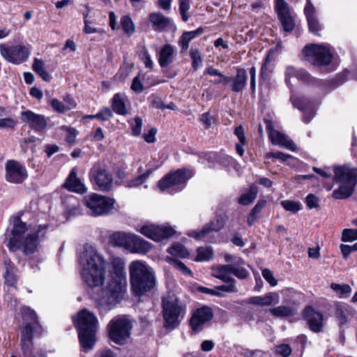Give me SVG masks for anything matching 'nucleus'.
<instances>
[{
  "label": "nucleus",
  "instance_id": "nucleus-1",
  "mask_svg": "<svg viewBox=\"0 0 357 357\" xmlns=\"http://www.w3.org/2000/svg\"><path fill=\"white\" fill-rule=\"evenodd\" d=\"M110 279L95 298L96 307L100 313H106L119 304L127 291L125 262L119 257L114 258L109 267Z\"/></svg>",
  "mask_w": 357,
  "mask_h": 357
},
{
  "label": "nucleus",
  "instance_id": "nucleus-2",
  "mask_svg": "<svg viewBox=\"0 0 357 357\" xmlns=\"http://www.w3.org/2000/svg\"><path fill=\"white\" fill-rule=\"evenodd\" d=\"M48 227V225H40L35 233H30L25 236V233L29 229V226L22 222L20 216L15 217L7 243L8 250L13 252L21 250L24 255L33 254L40 243V236H44L42 231L47 230Z\"/></svg>",
  "mask_w": 357,
  "mask_h": 357
},
{
  "label": "nucleus",
  "instance_id": "nucleus-3",
  "mask_svg": "<svg viewBox=\"0 0 357 357\" xmlns=\"http://www.w3.org/2000/svg\"><path fill=\"white\" fill-rule=\"evenodd\" d=\"M80 275L91 288L102 286L106 275V262L93 247L85 248L79 257Z\"/></svg>",
  "mask_w": 357,
  "mask_h": 357
},
{
  "label": "nucleus",
  "instance_id": "nucleus-4",
  "mask_svg": "<svg viewBox=\"0 0 357 357\" xmlns=\"http://www.w3.org/2000/svg\"><path fill=\"white\" fill-rule=\"evenodd\" d=\"M128 270L130 287L135 296H142L155 288V273L146 262L140 260L133 261L130 264Z\"/></svg>",
  "mask_w": 357,
  "mask_h": 357
},
{
  "label": "nucleus",
  "instance_id": "nucleus-5",
  "mask_svg": "<svg viewBox=\"0 0 357 357\" xmlns=\"http://www.w3.org/2000/svg\"><path fill=\"white\" fill-rule=\"evenodd\" d=\"M75 325L78 331L79 343L84 350H91L96 343V335L98 328L96 316L86 309L82 310L77 314Z\"/></svg>",
  "mask_w": 357,
  "mask_h": 357
},
{
  "label": "nucleus",
  "instance_id": "nucleus-6",
  "mask_svg": "<svg viewBox=\"0 0 357 357\" xmlns=\"http://www.w3.org/2000/svg\"><path fill=\"white\" fill-rule=\"evenodd\" d=\"M333 172V180L339 187L333 190V197L345 199L352 196L357 185V167L349 165L335 166Z\"/></svg>",
  "mask_w": 357,
  "mask_h": 357
},
{
  "label": "nucleus",
  "instance_id": "nucleus-7",
  "mask_svg": "<svg viewBox=\"0 0 357 357\" xmlns=\"http://www.w3.org/2000/svg\"><path fill=\"white\" fill-rule=\"evenodd\" d=\"M163 326L167 331L178 328L186 314V306L174 295H167L162 298Z\"/></svg>",
  "mask_w": 357,
  "mask_h": 357
},
{
  "label": "nucleus",
  "instance_id": "nucleus-8",
  "mask_svg": "<svg viewBox=\"0 0 357 357\" xmlns=\"http://www.w3.org/2000/svg\"><path fill=\"white\" fill-rule=\"evenodd\" d=\"M213 276L226 283V284L217 286L216 289L226 293L238 291L236 280L229 274H233L241 280L246 279L249 276V272L245 268L232 264L218 265L213 268Z\"/></svg>",
  "mask_w": 357,
  "mask_h": 357
},
{
  "label": "nucleus",
  "instance_id": "nucleus-9",
  "mask_svg": "<svg viewBox=\"0 0 357 357\" xmlns=\"http://www.w3.org/2000/svg\"><path fill=\"white\" fill-rule=\"evenodd\" d=\"M194 176L192 169L181 168L166 174L161 178L158 187L162 192L168 191L173 193L176 191H181L185 186L187 181Z\"/></svg>",
  "mask_w": 357,
  "mask_h": 357
},
{
  "label": "nucleus",
  "instance_id": "nucleus-10",
  "mask_svg": "<svg viewBox=\"0 0 357 357\" xmlns=\"http://www.w3.org/2000/svg\"><path fill=\"white\" fill-rule=\"evenodd\" d=\"M227 219L225 215H217L213 220L204 225L202 229L190 231L188 236L197 241L214 243L217 241L216 234L225 227Z\"/></svg>",
  "mask_w": 357,
  "mask_h": 357
},
{
  "label": "nucleus",
  "instance_id": "nucleus-11",
  "mask_svg": "<svg viewBox=\"0 0 357 357\" xmlns=\"http://www.w3.org/2000/svg\"><path fill=\"white\" fill-rule=\"evenodd\" d=\"M132 328V324L130 319L124 316L116 317L108 324L109 337L116 344L122 345L130 337Z\"/></svg>",
  "mask_w": 357,
  "mask_h": 357
},
{
  "label": "nucleus",
  "instance_id": "nucleus-12",
  "mask_svg": "<svg viewBox=\"0 0 357 357\" xmlns=\"http://www.w3.org/2000/svg\"><path fill=\"white\" fill-rule=\"evenodd\" d=\"M302 53L306 61L317 66H327L333 59L330 50L322 45H307L303 49Z\"/></svg>",
  "mask_w": 357,
  "mask_h": 357
},
{
  "label": "nucleus",
  "instance_id": "nucleus-13",
  "mask_svg": "<svg viewBox=\"0 0 357 357\" xmlns=\"http://www.w3.org/2000/svg\"><path fill=\"white\" fill-rule=\"evenodd\" d=\"M84 204L94 216L109 213L114 208V200L105 196L93 193L84 199Z\"/></svg>",
  "mask_w": 357,
  "mask_h": 357
},
{
  "label": "nucleus",
  "instance_id": "nucleus-14",
  "mask_svg": "<svg viewBox=\"0 0 357 357\" xmlns=\"http://www.w3.org/2000/svg\"><path fill=\"white\" fill-rule=\"evenodd\" d=\"M89 176L91 181L96 184L100 190L108 192L111 190L113 183L112 174L102 167L100 162L93 165Z\"/></svg>",
  "mask_w": 357,
  "mask_h": 357
},
{
  "label": "nucleus",
  "instance_id": "nucleus-15",
  "mask_svg": "<svg viewBox=\"0 0 357 357\" xmlns=\"http://www.w3.org/2000/svg\"><path fill=\"white\" fill-rule=\"evenodd\" d=\"M23 320L25 325L22 327L20 331V338H22L23 333L26 331L30 337L33 340L34 333H42V326L40 325L36 312L29 307H23L21 310Z\"/></svg>",
  "mask_w": 357,
  "mask_h": 357
},
{
  "label": "nucleus",
  "instance_id": "nucleus-16",
  "mask_svg": "<svg viewBox=\"0 0 357 357\" xmlns=\"http://www.w3.org/2000/svg\"><path fill=\"white\" fill-rule=\"evenodd\" d=\"M0 53L8 62L15 64L25 61L29 55V50L24 45H14L9 47L1 44Z\"/></svg>",
  "mask_w": 357,
  "mask_h": 357
},
{
  "label": "nucleus",
  "instance_id": "nucleus-17",
  "mask_svg": "<svg viewBox=\"0 0 357 357\" xmlns=\"http://www.w3.org/2000/svg\"><path fill=\"white\" fill-rule=\"evenodd\" d=\"M213 317V310L208 305H203L196 309L189 321V324L194 332L203 330L204 325Z\"/></svg>",
  "mask_w": 357,
  "mask_h": 357
},
{
  "label": "nucleus",
  "instance_id": "nucleus-18",
  "mask_svg": "<svg viewBox=\"0 0 357 357\" xmlns=\"http://www.w3.org/2000/svg\"><path fill=\"white\" fill-rule=\"evenodd\" d=\"M5 178L8 182L20 184L28 177L26 168L15 160H8L5 165Z\"/></svg>",
  "mask_w": 357,
  "mask_h": 357
},
{
  "label": "nucleus",
  "instance_id": "nucleus-19",
  "mask_svg": "<svg viewBox=\"0 0 357 357\" xmlns=\"http://www.w3.org/2000/svg\"><path fill=\"white\" fill-rule=\"evenodd\" d=\"M264 122L268 132V138L273 144L284 147L291 151L295 150L296 145L293 141L289 139L284 134L275 130L271 120L264 119Z\"/></svg>",
  "mask_w": 357,
  "mask_h": 357
},
{
  "label": "nucleus",
  "instance_id": "nucleus-20",
  "mask_svg": "<svg viewBox=\"0 0 357 357\" xmlns=\"http://www.w3.org/2000/svg\"><path fill=\"white\" fill-rule=\"evenodd\" d=\"M140 233L155 241H161L172 236L174 231L171 227H162L154 225H144L139 230Z\"/></svg>",
  "mask_w": 357,
  "mask_h": 357
},
{
  "label": "nucleus",
  "instance_id": "nucleus-21",
  "mask_svg": "<svg viewBox=\"0 0 357 357\" xmlns=\"http://www.w3.org/2000/svg\"><path fill=\"white\" fill-rule=\"evenodd\" d=\"M275 10L284 31L291 32L294 30L295 23L290 14L288 4L284 0H275Z\"/></svg>",
  "mask_w": 357,
  "mask_h": 357
},
{
  "label": "nucleus",
  "instance_id": "nucleus-22",
  "mask_svg": "<svg viewBox=\"0 0 357 357\" xmlns=\"http://www.w3.org/2000/svg\"><path fill=\"white\" fill-rule=\"evenodd\" d=\"M248 81L247 72L244 68H237L236 75L231 77H224V84H227L234 93L243 91Z\"/></svg>",
  "mask_w": 357,
  "mask_h": 357
},
{
  "label": "nucleus",
  "instance_id": "nucleus-23",
  "mask_svg": "<svg viewBox=\"0 0 357 357\" xmlns=\"http://www.w3.org/2000/svg\"><path fill=\"white\" fill-rule=\"evenodd\" d=\"M309 328L314 333H319L323 330L324 315L312 306H307L303 312Z\"/></svg>",
  "mask_w": 357,
  "mask_h": 357
},
{
  "label": "nucleus",
  "instance_id": "nucleus-24",
  "mask_svg": "<svg viewBox=\"0 0 357 357\" xmlns=\"http://www.w3.org/2000/svg\"><path fill=\"white\" fill-rule=\"evenodd\" d=\"M21 120L36 132L44 130L47 126V119L43 115L36 114L31 110L22 112Z\"/></svg>",
  "mask_w": 357,
  "mask_h": 357
},
{
  "label": "nucleus",
  "instance_id": "nucleus-25",
  "mask_svg": "<svg viewBox=\"0 0 357 357\" xmlns=\"http://www.w3.org/2000/svg\"><path fill=\"white\" fill-rule=\"evenodd\" d=\"M63 187L69 191L84 194L86 192V188L81 180L77 176L76 168H73L63 184Z\"/></svg>",
  "mask_w": 357,
  "mask_h": 357
},
{
  "label": "nucleus",
  "instance_id": "nucleus-26",
  "mask_svg": "<svg viewBox=\"0 0 357 357\" xmlns=\"http://www.w3.org/2000/svg\"><path fill=\"white\" fill-rule=\"evenodd\" d=\"M280 301L279 294L276 292H269L263 296H251L245 301L248 304H252L259 306H270L273 304H278Z\"/></svg>",
  "mask_w": 357,
  "mask_h": 357
},
{
  "label": "nucleus",
  "instance_id": "nucleus-27",
  "mask_svg": "<svg viewBox=\"0 0 357 357\" xmlns=\"http://www.w3.org/2000/svg\"><path fill=\"white\" fill-rule=\"evenodd\" d=\"M151 248V243L136 234H130L128 250L133 253L144 254Z\"/></svg>",
  "mask_w": 357,
  "mask_h": 357
},
{
  "label": "nucleus",
  "instance_id": "nucleus-28",
  "mask_svg": "<svg viewBox=\"0 0 357 357\" xmlns=\"http://www.w3.org/2000/svg\"><path fill=\"white\" fill-rule=\"evenodd\" d=\"M28 333L25 331L22 334V338H20V347L23 357H46L41 352L34 351L33 341L30 340Z\"/></svg>",
  "mask_w": 357,
  "mask_h": 357
},
{
  "label": "nucleus",
  "instance_id": "nucleus-29",
  "mask_svg": "<svg viewBox=\"0 0 357 357\" xmlns=\"http://www.w3.org/2000/svg\"><path fill=\"white\" fill-rule=\"evenodd\" d=\"M149 18L153 30L155 31H163L172 25V20L160 13H152L149 15Z\"/></svg>",
  "mask_w": 357,
  "mask_h": 357
},
{
  "label": "nucleus",
  "instance_id": "nucleus-30",
  "mask_svg": "<svg viewBox=\"0 0 357 357\" xmlns=\"http://www.w3.org/2000/svg\"><path fill=\"white\" fill-rule=\"evenodd\" d=\"M175 50L170 44L165 45L160 51L158 62L162 68H166L174 61Z\"/></svg>",
  "mask_w": 357,
  "mask_h": 357
},
{
  "label": "nucleus",
  "instance_id": "nucleus-31",
  "mask_svg": "<svg viewBox=\"0 0 357 357\" xmlns=\"http://www.w3.org/2000/svg\"><path fill=\"white\" fill-rule=\"evenodd\" d=\"M130 234L117 231L110 236V241L114 246L123 247L128 250Z\"/></svg>",
  "mask_w": 357,
  "mask_h": 357
},
{
  "label": "nucleus",
  "instance_id": "nucleus-32",
  "mask_svg": "<svg viewBox=\"0 0 357 357\" xmlns=\"http://www.w3.org/2000/svg\"><path fill=\"white\" fill-rule=\"evenodd\" d=\"M268 311L274 317L279 318L289 317L296 314V310L293 307L287 305H280L270 308Z\"/></svg>",
  "mask_w": 357,
  "mask_h": 357
},
{
  "label": "nucleus",
  "instance_id": "nucleus-33",
  "mask_svg": "<svg viewBox=\"0 0 357 357\" xmlns=\"http://www.w3.org/2000/svg\"><path fill=\"white\" fill-rule=\"evenodd\" d=\"M290 101L294 107L302 112L310 108V106H312V103L310 100L305 96L291 95L290 97Z\"/></svg>",
  "mask_w": 357,
  "mask_h": 357
},
{
  "label": "nucleus",
  "instance_id": "nucleus-34",
  "mask_svg": "<svg viewBox=\"0 0 357 357\" xmlns=\"http://www.w3.org/2000/svg\"><path fill=\"white\" fill-rule=\"evenodd\" d=\"M112 107L114 112L120 115H126L127 109L125 102L120 93H116L112 98Z\"/></svg>",
  "mask_w": 357,
  "mask_h": 357
},
{
  "label": "nucleus",
  "instance_id": "nucleus-35",
  "mask_svg": "<svg viewBox=\"0 0 357 357\" xmlns=\"http://www.w3.org/2000/svg\"><path fill=\"white\" fill-rule=\"evenodd\" d=\"M44 66V62L41 59L36 58L33 64V69L44 81L50 82L52 77L45 70Z\"/></svg>",
  "mask_w": 357,
  "mask_h": 357
},
{
  "label": "nucleus",
  "instance_id": "nucleus-36",
  "mask_svg": "<svg viewBox=\"0 0 357 357\" xmlns=\"http://www.w3.org/2000/svg\"><path fill=\"white\" fill-rule=\"evenodd\" d=\"M266 202L265 200H259L257 204L252 209L247 220L248 224L250 226H252L258 218L257 215L261 212L266 205Z\"/></svg>",
  "mask_w": 357,
  "mask_h": 357
},
{
  "label": "nucleus",
  "instance_id": "nucleus-37",
  "mask_svg": "<svg viewBox=\"0 0 357 357\" xmlns=\"http://www.w3.org/2000/svg\"><path fill=\"white\" fill-rule=\"evenodd\" d=\"M257 187L252 185L250 186L248 192L243 194L239 199L238 203L243 206H247L251 204L257 197Z\"/></svg>",
  "mask_w": 357,
  "mask_h": 357
},
{
  "label": "nucleus",
  "instance_id": "nucleus-38",
  "mask_svg": "<svg viewBox=\"0 0 357 357\" xmlns=\"http://www.w3.org/2000/svg\"><path fill=\"white\" fill-rule=\"evenodd\" d=\"M296 78L305 84H312V85H319L321 84V80L317 79L313 77H312L307 71L303 68H300L298 73H297Z\"/></svg>",
  "mask_w": 357,
  "mask_h": 357
},
{
  "label": "nucleus",
  "instance_id": "nucleus-39",
  "mask_svg": "<svg viewBox=\"0 0 357 357\" xmlns=\"http://www.w3.org/2000/svg\"><path fill=\"white\" fill-rule=\"evenodd\" d=\"M14 267L10 264H6V273L3 274L5 284L15 287L17 283V278L13 271Z\"/></svg>",
  "mask_w": 357,
  "mask_h": 357
},
{
  "label": "nucleus",
  "instance_id": "nucleus-40",
  "mask_svg": "<svg viewBox=\"0 0 357 357\" xmlns=\"http://www.w3.org/2000/svg\"><path fill=\"white\" fill-rule=\"evenodd\" d=\"M121 26L123 30V31L128 35L131 36L135 31V24L128 15H123L121 17Z\"/></svg>",
  "mask_w": 357,
  "mask_h": 357
},
{
  "label": "nucleus",
  "instance_id": "nucleus-41",
  "mask_svg": "<svg viewBox=\"0 0 357 357\" xmlns=\"http://www.w3.org/2000/svg\"><path fill=\"white\" fill-rule=\"evenodd\" d=\"M189 54L192 59V67L197 70L203 62V56L197 48H191Z\"/></svg>",
  "mask_w": 357,
  "mask_h": 357
},
{
  "label": "nucleus",
  "instance_id": "nucleus-42",
  "mask_svg": "<svg viewBox=\"0 0 357 357\" xmlns=\"http://www.w3.org/2000/svg\"><path fill=\"white\" fill-rule=\"evenodd\" d=\"M195 261H203L210 260L213 255V250L210 247H200L197 250Z\"/></svg>",
  "mask_w": 357,
  "mask_h": 357
},
{
  "label": "nucleus",
  "instance_id": "nucleus-43",
  "mask_svg": "<svg viewBox=\"0 0 357 357\" xmlns=\"http://www.w3.org/2000/svg\"><path fill=\"white\" fill-rule=\"evenodd\" d=\"M168 252L174 256L185 258L189 255V252L185 247L181 243H176L168 248Z\"/></svg>",
  "mask_w": 357,
  "mask_h": 357
},
{
  "label": "nucleus",
  "instance_id": "nucleus-44",
  "mask_svg": "<svg viewBox=\"0 0 357 357\" xmlns=\"http://www.w3.org/2000/svg\"><path fill=\"white\" fill-rule=\"evenodd\" d=\"M190 8V0H178V10L183 22L189 20L188 11Z\"/></svg>",
  "mask_w": 357,
  "mask_h": 357
},
{
  "label": "nucleus",
  "instance_id": "nucleus-45",
  "mask_svg": "<svg viewBox=\"0 0 357 357\" xmlns=\"http://www.w3.org/2000/svg\"><path fill=\"white\" fill-rule=\"evenodd\" d=\"M152 172L153 170L151 169H147L144 174L139 175L136 178L128 181L127 186L129 188L139 186L146 181Z\"/></svg>",
  "mask_w": 357,
  "mask_h": 357
},
{
  "label": "nucleus",
  "instance_id": "nucleus-46",
  "mask_svg": "<svg viewBox=\"0 0 357 357\" xmlns=\"http://www.w3.org/2000/svg\"><path fill=\"white\" fill-rule=\"evenodd\" d=\"M331 288L337 293L340 298L344 297L351 291V287L347 284H340L333 282L331 284Z\"/></svg>",
  "mask_w": 357,
  "mask_h": 357
},
{
  "label": "nucleus",
  "instance_id": "nucleus-47",
  "mask_svg": "<svg viewBox=\"0 0 357 357\" xmlns=\"http://www.w3.org/2000/svg\"><path fill=\"white\" fill-rule=\"evenodd\" d=\"M335 315L338 321L340 326H343L347 322L348 312L347 310L343 307H337L335 312Z\"/></svg>",
  "mask_w": 357,
  "mask_h": 357
},
{
  "label": "nucleus",
  "instance_id": "nucleus-48",
  "mask_svg": "<svg viewBox=\"0 0 357 357\" xmlns=\"http://www.w3.org/2000/svg\"><path fill=\"white\" fill-rule=\"evenodd\" d=\"M307 21L310 31L315 36H320L319 31H321V26L317 17L315 16L310 17L307 19Z\"/></svg>",
  "mask_w": 357,
  "mask_h": 357
},
{
  "label": "nucleus",
  "instance_id": "nucleus-49",
  "mask_svg": "<svg viewBox=\"0 0 357 357\" xmlns=\"http://www.w3.org/2000/svg\"><path fill=\"white\" fill-rule=\"evenodd\" d=\"M281 205L286 211L294 213L298 212L301 209L300 204L294 201L284 200L281 202Z\"/></svg>",
  "mask_w": 357,
  "mask_h": 357
},
{
  "label": "nucleus",
  "instance_id": "nucleus-50",
  "mask_svg": "<svg viewBox=\"0 0 357 357\" xmlns=\"http://www.w3.org/2000/svg\"><path fill=\"white\" fill-rule=\"evenodd\" d=\"M357 240V229H345L342 231V241L344 242Z\"/></svg>",
  "mask_w": 357,
  "mask_h": 357
},
{
  "label": "nucleus",
  "instance_id": "nucleus-51",
  "mask_svg": "<svg viewBox=\"0 0 357 357\" xmlns=\"http://www.w3.org/2000/svg\"><path fill=\"white\" fill-rule=\"evenodd\" d=\"M224 258L225 261L227 263H229L228 264H232L234 266H241L245 264V261L242 258L233 255L225 253L224 255Z\"/></svg>",
  "mask_w": 357,
  "mask_h": 357
},
{
  "label": "nucleus",
  "instance_id": "nucleus-52",
  "mask_svg": "<svg viewBox=\"0 0 357 357\" xmlns=\"http://www.w3.org/2000/svg\"><path fill=\"white\" fill-rule=\"evenodd\" d=\"M305 203L307 206L312 208H317L319 206V199L314 194H309L305 198Z\"/></svg>",
  "mask_w": 357,
  "mask_h": 357
},
{
  "label": "nucleus",
  "instance_id": "nucleus-53",
  "mask_svg": "<svg viewBox=\"0 0 357 357\" xmlns=\"http://www.w3.org/2000/svg\"><path fill=\"white\" fill-rule=\"evenodd\" d=\"M262 276L270 284L271 286L274 287L277 285L278 280L275 278L273 272L270 269H264L262 271Z\"/></svg>",
  "mask_w": 357,
  "mask_h": 357
},
{
  "label": "nucleus",
  "instance_id": "nucleus-54",
  "mask_svg": "<svg viewBox=\"0 0 357 357\" xmlns=\"http://www.w3.org/2000/svg\"><path fill=\"white\" fill-rule=\"evenodd\" d=\"M190 41L191 40L190 38H188L183 32L178 41V44L181 47V54L185 52L188 50Z\"/></svg>",
  "mask_w": 357,
  "mask_h": 357
},
{
  "label": "nucleus",
  "instance_id": "nucleus-55",
  "mask_svg": "<svg viewBox=\"0 0 357 357\" xmlns=\"http://www.w3.org/2000/svg\"><path fill=\"white\" fill-rule=\"evenodd\" d=\"M299 70L300 68H296L292 66L287 67L285 70V82L287 84H289L291 78L297 77Z\"/></svg>",
  "mask_w": 357,
  "mask_h": 357
},
{
  "label": "nucleus",
  "instance_id": "nucleus-56",
  "mask_svg": "<svg viewBox=\"0 0 357 357\" xmlns=\"http://www.w3.org/2000/svg\"><path fill=\"white\" fill-rule=\"evenodd\" d=\"M199 120L202 122L206 129L209 128L214 122V118L211 116L209 112L203 113L200 116Z\"/></svg>",
  "mask_w": 357,
  "mask_h": 357
},
{
  "label": "nucleus",
  "instance_id": "nucleus-57",
  "mask_svg": "<svg viewBox=\"0 0 357 357\" xmlns=\"http://www.w3.org/2000/svg\"><path fill=\"white\" fill-rule=\"evenodd\" d=\"M51 105L54 110L59 113H64L65 112L68 111L64 103L56 98L52 100Z\"/></svg>",
  "mask_w": 357,
  "mask_h": 357
},
{
  "label": "nucleus",
  "instance_id": "nucleus-58",
  "mask_svg": "<svg viewBox=\"0 0 357 357\" xmlns=\"http://www.w3.org/2000/svg\"><path fill=\"white\" fill-rule=\"evenodd\" d=\"M134 121L135 124L132 125V132L134 136H139L142 131V120L140 117L136 116Z\"/></svg>",
  "mask_w": 357,
  "mask_h": 357
},
{
  "label": "nucleus",
  "instance_id": "nucleus-59",
  "mask_svg": "<svg viewBox=\"0 0 357 357\" xmlns=\"http://www.w3.org/2000/svg\"><path fill=\"white\" fill-rule=\"evenodd\" d=\"M291 156L290 155L284 153L280 151L277 152H269L266 153V158H275L281 160L282 162L286 161L288 158H290Z\"/></svg>",
  "mask_w": 357,
  "mask_h": 357
},
{
  "label": "nucleus",
  "instance_id": "nucleus-60",
  "mask_svg": "<svg viewBox=\"0 0 357 357\" xmlns=\"http://www.w3.org/2000/svg\"><path fill=\"white\" fill-rule=\"evenodd\" d=\"M291 348L289 344H282L276 347V352L283 357H288L291 354Z\"/></svg>",
  "mask_w": 357,
  "mask_h": 357
},
{
  "label": "nucleus",
  "instance_id": "nucleus-61",
  "mask_svg": "<svg viewBox=\"0 0 357 357\" xmlns=\"http://www.w3.org/2000/svg\"><path fill=\"white\" fill-rule=\"evenodd\" d=\"M172 264L174 266L178 271H181L185 275H191L192 271L188 268L182 261L179 260H173Z\"/></svg>",
  "mask_w": 357,
  "mask_h": 357
},
{
  "label": "nucleus",
  "instance_id": "nucleus-62",
  "mask_svg": "<svg viewBox=\"0 0 357 357\" xmlns=\"http://www.w3.org/2000/svg\"><path fill=\"white\" fill-rule=\"evenodd\" d=\"M16 124V121L12 118L0 119L1 128H14Z\"/></svg>",
  "mask_w": 357,
  "mask_h": 357
},
{
  "label": "nucleus",
  "instance_id": "nucleus-63",
  "mask_svg": "<svg viewBox=\"0 0 357 357\" xmlns=\"http://www.w3.org/2000/svg\"><path fill=\"white\" fill-rule=\"evenodd\" d=\"M131 89L137 93H140L144 90L143 85L139 79V76L134 77L132 79Z\"/></svg>",
  "mask_w": 357,
  "mask_h": 357
},
{
  "label": "nucleus",
  "instance_id": "nucleus-64",
  "mask_svg": "<svg viewBox=\"0 0 357 357\" xmlns=\"http://www.w3.org/2000/svg\"><path fill=\"white\" fill-rule=\"evenodd\" d=\"M234 135L238 137L240 143H241L242 144H246L245 132L242 126H238L235 128Z\"/></svg>",
  "mask_w": 357,
  "mask_h": 357
}]
</instances>
